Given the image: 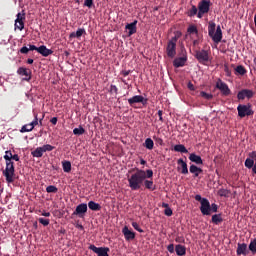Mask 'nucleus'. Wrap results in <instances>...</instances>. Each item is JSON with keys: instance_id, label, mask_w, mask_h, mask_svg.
I'll return each instance as SVG.
<instances>
[{"instance_id": "1", "label": "nucleus", "mask_w": 256, "mask_h": 256, "mask_svg": "<svg viewBox=\"0 0 256 256\" xmlns=\"http://www.w3.org/2000/svg\"><path fill=\"white\" fill-rule=\"evenodd\" d=\"M126 177L131 191H139L143 185L149 191H155L156 189L153 183V170L151 169L142 170L135 167L128 171Z\"/></svg>"}, {"instance_id": "2", "label": "nucleus", "mask_w": 256, "mask_h": 256, "mask_svg": "<svg viewBox=\"0 0 256 256\" xmlns=\"http://www.w3.org/2000/svg\"><path fill=\"white\" fill-rule=\"evenodd\" d=\"M215 29H216V32H215ZM208 35L209 37H211L214 43H221V39H223V31L221 30V26L220 25L216 26L214 22H209Z\"/></svg>"}, {"instance_id": "3", "label": "nucleus", "mask_w": 256, "mask_h": 256, "mask_svg": "<svg viewBox=\"0 0 256 256\" xmlns=\"http://www.w3.org/2000/svg\"><path fill=\"white\" fill-rule=\"evenodd\" d=\"M5 176L6 183H14L15 181V163L6 162V168L2 171Z\"/></svg>"}, {"instance_id": "4", "label": "nucleus", "mask_w": 256, "mask_h": 256, "mask_svg": "<svg viewBox=\"0 0 256 256\" xmlns=\"http://www.w3.org/2000/svg\"><path fill=\"white\" fill-rule=\"evenodd\" d=\"M238 111V117L243 119L244 117H251L252 115H255V111H253V106L251 104H239L237 107Z\"/></svg>"}, {"instance_id": "5", "label": "nucleus", "mask_w": 256, "mask_h": 256, "mask_svg": "<svg viewBox=\"0 0 256 256\" xmlns=\"http://www.w3.org/2000/svg\"><path fill=\"white\" fill-rule=\"evenodd\" d=\"M179 37L174 36L170 41H168L166 47V53L170 59H173L177 55V41Z\"/></svg>"}, {"instance_id": "6", "label": "nucleus", "mask_w": 256, "mask_h": 256, "mask_svg": "<svg viewBox=\"0 0 256 256\" xmlns=\"http://www.w3.org/2000/svg\"><path fill=\"white\" fill-rule=\"evenodd\" d=\"M211 8V0H202L198 3V19H201L205 13H209Z\"/></svg>"}, {"instance_id": "7", "label": "nucleus", "mask_w": 256, "mask_h": 256, "mask_svg": "<svg viewBox=\"0 0 256 256\" xmlns=\"http://www.w3.org/2000/svg\"><path fill=\"white\" fill-rule=\"evenodd\" d=\"M195 58L199 63L205 65L209 61V51L207 50H196L195 51Z\"/></svg>"}, {"instance_id": "8", "label": "nucleus", "mask_w": 256, "mask_h": 256, "mask_svg": "<svg viewBox=\"0 0 256 256\" xmlns=\"http://www.w3.org/2000/svg\"><path fill=\"white\" fill-rule=\"evenodd\" d=\"M87 204L86 203H82L79 204L75 211L72 213V217H79L80 219H85V215L87 214Z\"/></svg>"}, {"instance_id": "9", "label": "nucleus", "mask_w": 256, "mask_h": 256, "mask_svg": "<svg viewBox=\"0 0 256 256\" xmlns=\"http://www.w3.org/2000/svg\"><path fill=\"white\" fill-rule=\"evenodd\" d=\"M88 249H90V251H93V253L98 254V256H109V247H97L91 244Z\"/></svg>"}, {"instance_id": "10", "label": "nucleus", "mask_w": 256, "mask_h": 256, "mask_svg": "<svg viewBox=\"0 0 256 256\" xmlns=\"http://www.w3.org/2000/svg\"><path fill=\"white\" fill-rule=\"evenodd\" d=\"M130 107H135L136 103H141L142 105H147V99L142 95H135L128 99Z\"/></svg>"}, {"instance_id": "11", "label": "nucleus", "mask_w": 256, "mask_h": 256, "mask_svg": "<svg viewBox=\"0 0 256 256\" xmlns=\"http://www.w3.org/2000/svg\"><path fill=\"white\" fill-rule=\"evenodd\" d=\"M18 75H21L23 78V81H31L32 79V71L31 69L25 68V67H19L17 70Z\"/></svg>"}, {"instance_id": "12", "label": "nucleus", "mask_w": 256, "mask_h": 256, "mask_svg": "<svg viewBox=\"0 0 256 256\" xmlns=\"http://www.w3.org/2000/svg\"><path fill=\"white\" fill-rule=\"evenodd\" d=\"M200 211L202 215H211V203L207 198H203Z\"/></svg>"}, {"instance_id": "13", "label": "nucleus", "mask_w": 256, "mask_h": 256, "mask_svg": "<svg viewBox=\"0 0 256 256\" xmlns=\"http://www.w3.org/2000/svg\"><path fill=\"white\" fill-rule=\"evenodd\" d=\"M216 87L225 97H229V95H231V89H229V86L225 82L220 80L217 82Z\"/></svg>"}, {"instance_id": "14", "label": "nucleus", "mask_w": 256, "mask_h": 256, "mask_svg": "<svg viewBox=\"0 0 256 256\" xmlns=\"http://www.w3.org/2000/svg\"><path fill=\"white\" fill-rule=\"evenodd\" d=\"M177 170L182 173V175H188L189 174V168H187V162L183 160V158H179L177 160Z\"/></svg>"}, {"instance_id": "15", "label": "nucleus", "mask_w": 256, "mask_h": 256, "mask_svg": "<svg viewBox=\"0 0 256 256\" xmlns=\"http://www.w3.org/2000/svg\"><path fill=\"white\" fill-rule=\"evenodd\" d=\"M253 95H254L253 90L243 89V90L238 92L237 98L240 101H243L245 98L251 99L253 97Z\"/></svg>"}, {"instance_id": "16", "label": "nucleus", "mask_w": 256, "mask_h": 256, "mask_svg": "<svg viewBox=\"0 0 256 256\" xmlns=\"http://www.w3.org/2000/svg\"><path fill=\"white\" fill-rule=\"evenodd\" d=\"M125 29L128 31V37L135 35V33H137V20H134L130 24H126Z\"/></svg>"}, {"instance_id": "17", "label": "nucleus", "mask_w": 256, "mask_h": 256, "mask_svg": "<svg viewBox=\"0 0 256 256\" xmlns=\"http://www.w3.org/2000/svg\"><path fill=\"white\" fill-rule=\"evenodd\" d=\"M185 63H187V55L175 58L173 61V65L176 69H179V67H185Z\"/></svg>"}, {"instance_id": "18", "label": "nucleus", "mask_w": 256, "mask_h": 256, "mask_svg": "<svg viewBox=\"0 0 256 256\" xmlns=\"http://www.w3.org/2000/svg\"><path fill=\"white\" fill-rule=\"evenodd\" d=\"M122 233L126 239V241H131L133 239H135V232L129 230V227L124 226V228L122 229Z\"/></svg>"}, {"instance_id": "19", "label": "nucleus", "mask_w": 256, "mask_h": 256, "mask_svg": "<svg viewBox=\"0 0 256 256\" xmlns=\"http://www.w3.org/2000/svg\"><path fill=\"white\" fill-rule=\"evenodd\" d=\"M38 53L42 55V57H49V55H53V50L48 49V47L45 45H42L38 47Z\"/></svg>"}, {"instance_id": "20", "label": "nucleus", "mask_w": 256, "mask_h": 256, "mask_svg": "<svg viewBox=\"0 0 256 256\" xmlns=\"http://www.w3.org/2000/svg\"><path fill=\"white\" fill-rule=\"evenodd\" d=\"M247 253H249V251L247 250V244L245 243H238L237 246V250H236V254L239 255H247Z\"/></svg>"}, {"instance_id": "21", "label": "nucleus", "mask_w": 256, "mask_h": 256, "mask_svg": "<svg viewBox=\"0 0 256 256\" xmlns=\"http://www.w3.org/2000/svg\"><path fill=\"white\" fill-rule=\"evenodd\" d=\"M175 252L178 256L187 255V248L181 244L175 246Z\"/></svg>"}, {"instance_id": "22", "label": "nucleus", "mask_w": 256, "mask_h": 256, "mask_svg": "<svg viewBox=\"0 0 256 256\" xmlns=\"http://www.w3.org/2000/svg\"><path fill=\"white\" fill-rule=\"evenodd\" d=\"M85 33V28H79L76 32H72L70 33L69 37L70 39H79L81 37H83Z\"/></svg>"}, {"instance_id": "23", "label": "nucleus", "mask_w": 256, "mask_h": 256, "mask_svg": "<svg viewBox=\"0 0 256 256\" xmlns=\"http://www.w3.org/2000/svg\"><path fill=\"white\" fill-rule=\"evenodd\" d=\"M189 159L192 163H196V165H203V159L195 153L190 154Z\"/></svg>"}, {"instance_id": "24", "label": "nucleus", "mask_w": 256, "mask_h": 256, "mask_svg": "<svg viewBox=\"0 0 256 256\" xmlns=\"http://www.w3.org/2000/svg\"><path fill=\"white\" fill-rule=\"evenodd\" d=\"M234 73L235 75H241L243 77V75H247V69H245L243 65H238L234 68Z\"/></svg>"}, {"instance_id": "25", "label": "nucleus", "mask_w": 256, "mask_h": 256, "mask_svg": "<svg viewBox=\"0 0 256 256\" xmlns=\"http://www.w3.org/2000/svg\"><path fill=\"white\" fill-rule=\"evenodd\" d=\"M190 173L194 175V177H199L200 173H203V169L197 167L196 165L192 164L189 169Z\"/></svg>"}, {"instance_id": "26", "label": "nucleus", "mask_w": 256, "mask_h": 256, "mask_svg": "<svg viewBox=\"0 0 256 256\" xmlns=\"http://www.w3.org/2000/svg\"><path fill=\"white\" fill-rule=\"evenodd\" d=\"M45 152L43 151L42 147H37L34 151L31 152L32 157H36L37 159H40V157H43V154Z\"/></svg>"}, {"instance_id": "27", "label": "nucleus", "mask_w": 256, "mask_h": 256, "mask_svg": "<svg viewBox=\"0 0 256 256\" xmlns=\"http://www.w3.org/2000/svg\"><path fill=\"white\" fill-rule=\"evenodd\" d=\"M88 207L91 211H101V204L96 203L95 201L88 202Z\"/></svg>"}, {"instance_id": "28", "label": "nucleus", "mask_w": 256, "mask_h": 256, "mask_svg": "<svg viewBox=\"0 0 256 256\" xmlns=\"http://www.w3.org/2000/svg\"><path fill=\"white\" fill-rule=\"evenodd\" d=\"M174 151H176V153H189V150H187V148L183 144L175 145Z\"/></svg>"}, {"instance_id": "29", "label": "nucleus", "mask_w": 256, "mask_h": 256, "mask_svg": "<svg viewBox=\"0 0 256 256\" xmlns=\"http://www.w3.org/2000/svg\"><path fill=\"white\" fill-rule=\"evenodd\" d=\"M144 147H146V149H149V151H151L153 147H155V143L153 142V139L147 138L144 142Z\"/></svg>"}, {"instance_id": "30", "label": "nucleus", "mask_w": 256, "mask_h": 256, "mask_svg": "<svg viewBox=\"0 0 256 256\" xmlns=\"http://www.w3.org/2000/svg\"><path fill=\"white\" fill-rule=\"evenodd\" d=\"M248 249L251 251L252 255H256V238L250 241Z\"/></svg>"}, {"instance_id": "31", "label": "nucleus", "mask_w": 256, "mask_h": 256, "mask_svg": "<svg viewBox=\"0 0 256 256\" xmlns=\"http://www.w3.org/2000/svg\"><path fill=\"white\" fill-rule=\"evenodd\" d=\"M212 223H214V225H219V223H223V218L221 217V214H214L212 216Z\"/></svg>"}, {"instance_id": "32", "label": "nucleus", "mask_w": 256, "mask_h": 256, "mask_svg": "<svg viewBox=\"0 0 256 256\" xmlns=\"http://www.w3.org/2000/svg\"><path fill=\"white\" fill-rule=\"evenodd\" d=\"M187 33H189V35H199V30L197 29V26L190 25L187 29Z\"/></svg>"}, {"instance_id": "33", "label": "nucleus", "mask_w": 256, "mask_h": 256, "mask_svg": "<svg viewBox=\"0 0 256 256\" xmlns=\"http://www.w3.org/2000/svg\"><path fill=\"white\" fill-rule=\"evenodd\" d=\"M62 167H63L64 173H71V162L70 161L62 162Z\"/></svg>"}, {"instance_id": "34", "label": "nucleus", "mask_w": 256, "mask_h": 256, "mask_svg": "<svg viewBox=\"0 0 256 256\" xmlns=\"http://www.w3.org/2000/svg\"><path fill=\"white\" fill-rule=\"evenodd\" d=\"M218 195H219V197H226V198H228L229 195H231V191L228 190V189L221 188V189L218 190Z\"/></svg>"}, {"instance_id": "35", "label": "nucleus", "mask_w": 256, "mask_h": 256, "mask_svg": "<svg viewBox=\"0 0 256 256\" xmlns=\"http://www.w3.org/2000/svg\"><path fill=\"white\" fill-rule=\"evenodd\" d=\"M33 129H34L33 126L31 125V123H29V124H26V125L22 126L20 132L21 133H29Z\"/></svg>"}, {"instance_id": "36", "label": "nucleus", "mask_w": 256, "mask_h": 256, "mask_svg": "<svg viewBox=\"0 0 256 256\" xmlns=\"http://www.w3.org/2000/svg\"><path fill=\"white\" fill-rule=\"evenodd\" d=\"M245 167H247V169H253L254 165H255V161L251 158H247L245 160V163H244Z\"/></svg>"}, {"instance_id": "37", "label": "nucleus", "mask_w": 256, "mask_h": 256, "mask_svg": "<svg viewBox=\"0 0 256 256\" xmlns=\"http://www.w3.org/2000/svg\"><path fill=\"white\" fill-rule=\"evenodd\" d=\"M12 158H13V153L11 152V150H7L4 155V159L6 163L13 162Z\"/></svg>"}, {"instance_id": "38", "label": "nucleus", "mask_w": 256, "mask_h": 256, "mask_svg": "<svg viewBox=\"0 0 256 256\" xmlns=\"http://www.w3.org/2000/svg\"><path fill=\"white\" fill-rule=\"evenodd\" d=\"M73 133L75 135H85V128H83V126H79L78 128H74L73 129Z\"/></svg>"}, {"instance_id": "39", "label": "nucleus", "mask_w": 256, "mask_h": 256, "mask_svg": "<svg viewBox=\"0 0 256 256\" xmlns=\"http://www.w3.org/2000/svg\"><path fill=\"white\" fill-rule=\"evenodd\" d=\"M199 10L197 9V6L192 5V8L188 11L187 15L188 17H195V15H197V12Z\"/></svg>"}, {"instance_id": "40", "label": "nucleus", "mask_w": 256, "mask_h": 256, "mask_svg": "<svg viewBox=\"0 0 256 256\" xmlns=\"http://www.w3.org/2000/svg\"><path fill=\"white\" fill-rule=\"evenodd\" d=\"M200 96L203 97V99H206L207 101H211V99H213V94H209L205 91H201Z\"/></svg>"}, {"instance_id": "41", "label": "nucleus", "mask_w": 256, "mask_h": 256, "mask_svg": "<svg viewBox=\"0 0 256 256\" xmlns=\"http://www.w3.org/2000/svg\"><path fill=\"white\" fill-rule=\"evenodd\" d=\"M55 149V146H52L51 144H45L42 146V151L44 153H47V151H53Z\"/></svg>"}, {"instance_id": "42", "label": "nucleus", "mask_w": 256, "mask_h": 256, "mask_svg": "<svg viewBox=\"0 0 256 256\" xmlns=\"http://www.w3.org/2000/svg\"><path fill=\"white\" fill-rule=\"evenodd\" d=\"M15 29H19V31H23V29H25V22L24 21L15 22Z\"/></svg>"}, {"instance_id": "43", "label": "nucleus", "mask_w": 256, "mask_h": 256, "mask_svg": "<svg viewBox=\"0 0 256 256\" xmlns=\"http://www.w3.org/2000/svg\"><path fill=\"white\" fill-rule=\"evenodd\" d=\"M32 125V128L35 129L37 125H39V118L37 113H34V120L30 123Z\"/></svg>"}, {"instance_id": "44", "label": "nucleus", "mask_w": 256, "mask_h": 256, "mask_svg": "<svg viewBox=\"0 0 256 256\" xmlns=\"http://www.w3.org/2000/svg\"><path fill=\"white\" fill-rule=\"evenodd\" d=\"M21 21H24L25 22V13H21V12H19L18 14H17V18H16V20H15V23H19V22H21Z\"/></svg>"}, {"instance_id": "45", "label": "nucleus", "mask_w": 256, "mask_h": 256, "mask_svg": "<svg viewBox=\"0 0 256 256\" xmlns=\"http://www.w3.org/2000/svg\"><path fill=\"white\" fill-rule=\"evenodd\" d=\"M46 191L48 193H57V191H59V189L56 186L50 185L46 188Z\"/></svg>"}, {"instance_id": "46", "label": "nucleus", "mask_w": 256, "mask_h": 256, "mask_svg": "<svg viewBox=\"0 0 256 256\" xmlns=\"http://www.w3.org/2000/svg\"><path fill=\"white\" fill-rule=\"evenodd\" d=\"M132 227L138 231V233H144V231L142 230L141 226H139V224L137 222H132Z\"/></svg>"}, {"instance_id": "47", "label": "nucleus", "mask_w": 256, "mask_h": 256, "mask_svg": "<svg viewBox=\"0 0 256 256\" xmlns=\"http://www.w3.org/2000/svg\"><path fill=\"white\" fill-rule=\"evenodd\" d=\"M38 221L44 227H47V225H49V223H50V220L49 219H45V218H39Z\"/></svg>"}, {"instance_id": "48", "label": "nucleus", "mask_w": 256, "mask_h": 256, "mask_svg": "<svg viewBox=\"0 0 256 256\" xmlns=\"http://www.w3.org/2000/svg\"><path fill=\"white\" fill-rule=\"evenodd\" d=\"M218 209H219V206H217V204L213 203L210 206V215H211V213H217Z\"/></svg>"}, {"instance_id": "49", "label": "nucleus", "mask_w": 256, "mask_h": 256, "mask_svg": "<svg viewBox=\"0 0 256 256\" xmlns=\"http://www.w3.org/2000/svg\"><path fill=\"white\" fill-rule=\"evenodd\" d=\"M164 215H166V217H171V215H173V210L170 207L165 208Z\"/></svg>"}, {"instance_id": "50", "label": "nucleus", "mask_w": 256, "mask_h": 256, "mask_svg": "<svg viewBox=\"0 0 256 256\" xmlns=\"http://www.w3.org/2000/svg\"><path fill=\"white\" fill-rule=\"evenodd\" d=\"M84 7H88V9H91V7H93V0H85Z\"/></svg>"}, {"instance_id": "51", "label": "nucleus", "mask_w": 256, "mask_h": 256, "mask_svg": "<svg viewBox=\"0 0 256 256\" xmlns=\"http://www.w3.org/2000/svg\"><path fill=\"white\" fill-rule=\"evenodd\" d=\"M110 93H115V95H117V93H119V88L112 84L110 86Z\"/></svg>"}, {"instance_id": "52", "label": "nucleus", "mask_w": 256, "mask_h": 256, "mask_svg": "<svg viewBox=\"0 0 256 256\" xmlns=\"http://www.w3.org/2000/svg\"><path fill=\"white\" fill-rule=\"evenodd\" d=\"M29 48L27 47V46H24V47H22L21 49H20V53L22 54V55H27V53H29Z\"/></svg>"}, {"instance_id": "53", "label": "nucleus", "mask_w": 256, "mask_h": 256, "mask_svg": "<svg viewBox=\"0 0 256 256\" xmlns=\"http://www.w3.org/2000/svg\"><path fill=\"white\" fill-rule=\"evenodd\" d=\"M224 72L227 77H231V69H229V66L224 65Z\"/></svg>"}, {"instance_id": "54", "label": "nucleus", "mask_w": 256, "mask_h": 256, "mask_svg": "<svg viewBox=\"0 0 256 256\" xmlns=\"http://www.w3.org/2000/svg\"><path fill=\"white\" fill-rule=\"evenodd\" d=\"M167 251H169V253H175V245L173 244L168 245Z\"/></svg>"}, {"instance_id": "55", "label": "nucleus", "mask_w": 256, "mask_h": 256, "mask_svg": "<svg viewBox=\"0 0 256 256\" xmlns=\"http://www.w3.org/2000/svg\"><path fill=\"white\" fill-rule=\"evenodd\" d=\"M158 117H159V121H161V123H163V121H165L163 119V110H159L157 113Z\"/></svg>"}, {"instance_id": "56", "label": "nucleus", "mask_w": 256, "mask_h": 256, "mask_svg": "<svg viewBox=\"0 0 256 256\" xmlns=\"http://www.w3.org/2000/svg\"><path fill=\"white\" fill-rule=\"evenodd\" d=\"M131 70H122L121 71V75H123V77H127L128 75H130Z\"/></svg>"}, {"instance_id": "57", "label": "nucleus", "mask_w": 256, "mask_h": 256, "mask_svg": "<svg viewBox=\"0 0 256 256\" xmlns=\"http://www.w3.org/2000/svg\"><path fill=\"white\" fill-rule=\"evenodd\" d=\"M249 157L250 159L256 161V151H252L251 153H249Z\"/></svg>"}, {"instance_id": "58", "label": "nucleus", "mask_w": 256, "mask_h": 256, "mask_svg": "<svg viewBox=\"0 0 256 256\" xmlns=\"http://www.w3.org/2000/svg\"><path fill=\"white\" fill-rule=\"evenodd\" d=\"M39 47L35 46V45H29V51H37L38 52Z\"/></svg>"}, {"instance_id": "59", "label": "nucleus", "mask_w": 256, "mask_h": 256, "mask_svg": "<svg viewBox=\"0 0 256 256\" xmlns=\"http://www.w3.org/2000/svg\"><path fill=\"white\" fill-rule=\"evenodd\" d=\"M187 87L190 91H195V85H193V83L189 82Z\"/></svg>"}, {"instance_id": "60", "label": "nucleus", "mask_w": 256, "mask_h": 256, "mask_svg": "<svg viewBox=\"0 0 256 256\" xmlns=\"http://www.w3.org/2000/svg\"><path fill=\"white\" fill-rule=\"evenodd\" d=\"M195 200H196V201H199L200 204L203 203V197H201V195H199V194H197V195L195 196Z\"/></svg>"}, {"instance_id": "61", "label": "nucleus", "mask_w": 256, "mask_h": 256, "mask_svg": "<svg viewBox=\"0 0 256 256\" xmlns=\"http://www.w3.org/2000/svg\"><path fill=\"white\" fill-rule=\"evenodd\" d=\"M57 117H53L51 120H50V123H52V125H57Z\"/></svg>"}, {"instance_id": "62", "label": "nucleus", "mask_w": 256, "mask_h": 256, "mask_svg": "<svg viewBox=\"0 0 256 256\" xmlns=\"http://www.w3.org/2000/svg\"><path fill=\"white\" fill-rule=\"evenodd\" d=\"M12 160L13 161H19V155L18 154L12 155Z\"/></svg>"}, {"instance_id": "63", "label": "nucleus", "mask_w": 256, "mask_h": 256, "mask_svg": "<svg viewBox=\"0 0 256 256\" xmlns=\"http://www.w3.org/2000/svg\"><path fill=\"white\" fill-rule=\"evenodd\" d=\"M42 216H43V217H51V212H45V211H44V212L42 213Z\"/></svg>"}, {"instance_id": "64", "label": "nucleus", "mask_w": 256, "mask_h": 256, "mask_svg": "<svg viewBox=\"0 0 256 256\" xmlns=\"http://www.w3.org/2000/svg\"><path fill=\"white\" fill-rule=\"evenodd\" d=\"M252 171H253V173H255V175H256V162H255L254 166H252Z\"/></svg>"}]
</instances>
